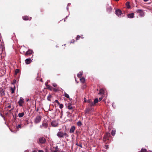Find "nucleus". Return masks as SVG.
<instances>
[{
	"label": "nucleus",
	"instance_id": "49530a36",
	"mask_svg": "<svg viewBox=\"0 0 152 152\" xmlns=\"http://www.w3.org/2000/svg\"><path fill=\"white\" fill-rule=\"evenodd\" d=\"M8 108H10L11 107V105H9L8 106Z\"/></svg>",
	"mask_w": 152,
	"mask_h": 152
},
{
	"label": "nucleus",
	"instance_id": "e433bc0d",
	"mask_svg": "<svg viewBox=\"0 0 152 152\" xmlns=\"http://www.w3.org/2000/svg\"><path fill=\"white\" fill-rule=\"evenodd\" d=\"M21 125L19 124L16 126V127L17 129H19L21 128Z\"/></svg>",
	"mask_w": 152,
	"mask_h": 152
},
{
	"label": "nucleus",
	"instance_id": "ea45409f",
	"mask_svg": "<svg viewBox=\"0 0 152 152\" xmlns=\"http://www.w3.org/2000/svg\"><path fill=\"white\" fill-rule=\"evenodd\" d=\"M86 85H84L83 86V87H82V88L83 89H84V88H86Z\"/></svg>",
	"mask_w": 152,
	"mask_h": 152
},
{
	"label": "nucleus",
	"instance_id": "7c9ffc66",
	"mask_svg": "<svg viewBox=\"0 0 152 152\" xmlns=\"http://www.w3.org/2000/svg\"><path fill=\"white\" fill-rule=\"evenodd\" d=\"M76 145H77L80 147L81 148H82V143H80V144H78L77 143H76Z\"/></svg>",
	"mask_w": 152,
	"mask_h": 152
},
{
	"label": "nucleus",
	"instance_id": "4be33fe9",
	"mask_svg": "<svg viewBox=\"0 0 152 152\" xmlns=\"http://www.w3.org/2000/svg\"><path fill=\"white\" fill-rule=\"evenodd\" d=\"M80 81L83 83H84L85 82V80L84 77H82V78H81L80 79Z\"/></svg>",
	"mask_w": 152,
	"mask_h": 152
},
{
	"label": "nucleus",
	"instance_id": "2f4dec72",
	"mask_svg": "<svg viewBox=\"0 0 152 152\" xmlns=\"http://www.w3.org/2000/svg\"><path fill=\"white\" fill-rule=\"evenodd\" d=\"M11 93L12 94L14 93L15 92V89L13 88H12L11 87Z\"/></svg>",
	"mask_w": 152,
	"mask_h": 152
},
{
	"label": "nucleus",
	"instance_id": "aec40b11",
	"mask_svg": "<svg viewBox=\"0 0 152 152\" xmlns=\"http://www.w3.org/2000/svg\"><path fill=\"white\" fill-rule=\"evenodd\" d=\"M24 115V113L23 112L22 113H20L18 114V116L20 118H21Z\"/></svg>",
	"mask_w": 152,
	"mask_h": 152
},
{
	"label": "nucleus",
	"instance_id": "c9c22d12",
	"mask_svg": "<svg viewBox=\"0 0 152 152\" xmlns=\"http://www.w3.org/2000/svg\"><path fill=\"white\" fill-rule=\"evenodd\" d=\"M104 148L106 149H107L109 148V145H105Z\"/></svg>",
	"mask_w": 152,
	"mask_h": 152
},
{
	"label": "nucleus",
	"instance_id": "f03ea898",
	"mask_svg": "<svg viewBox=\"0 0 152 152\" xmlns=\"http://www.w3.org/2000/svg\"><path fill=\"white\" fill-rule=\"evenodd\" d=\"M46 141L45 138L43 137H40L37 140V143L39 145L44 144Z\"/></svg>",
	"mask_w": 152,
	"mask_h": 152
},
{
	"label": "nucleus",
	"instance_id": "8fccbe9b",
	"mask_svg": "<svg viewBox=\"0 0 152 152\" xmlns=\"http://www.w3.org/2000/svg\"><path fill=\"white\" fill-rule=\"evenodd\" d=\"M38 110H39V109H38V108H37V109L36 110V111H37V112H38Z\"/></svg>",
	"mask_w": 152,
	"mask_h": 152
},
{
	"label": "nucleus",
	"instance_id": "37998d69",
	"mask_svg": "<svg viewBox=\"0 0 152 152\" xmlns=\"http://www.w3.org/2000/svg\"><path fill=\"white\" fill-rule=\"evenodd\" d=\"M57 84L56 83H54L53 84V86L54 87H56L57 86Z\"/></svg>",
	"mask_w": 152,
	"mask_h": 152
},
{
	"label": "nucleus",
	"instance_id": "c756f323",
	"mask_svg": "<svg viewBox=\"0 0 152 152\" xmlns=\"http://www.w3.org/2000/svg\"><path fill=\"white\" fill-rule=\"evenodd\" d=\"M82 123L80 121H79L77 122V125L79 126H80L81 125H82Z\"/></svg>",
	"mask_w": 152,
	"mask_h": 152
},
{
	"label": "nucleus",
	"instance_id": "412c9836",
	"mask_svg": "<svg viewBox=\"0 0 152 152\" xmlns=\"http://www.w3.org/2000/svg\"><path fill=\"white\" fill-rule=\"evenodd\" d=\"M0 92L1 93V94L2 96L4 95H5V93L4 92V91L1 88H0Z\"/></svg>",
	"mask_w": 152,
	"mask_h": 152
},
{
	"label": "nucleus",
	"instance_id": "6ab92c4d",
	"mask_svg": "<svg viewBox=\"0 0 152 152\" xmlns=\"http://www.w3.org/2000/svg\"><path fill=\"white\" fill-rule=\"evenodd\" d=\"M104 93V91L102 89H101L99 90V94H103Z\"/></svg>",
	"mask_w": 152,
	"mask_h": 152
},
{
	"label": "nucleus",
	"instance_id": "3c124183",
	"mask_svg": "<svg viewBox=\"0 0 152 152\" xmlns=\"http://www.w3.org/2000/svg\"><path fill=\"white\" fill-rule=\"evenodd\" d=\"M85 102H87V101H86V100H85Z\"/></svg>",
	"mask_w": 152,
	"mask_h": 152
},
{
	"label": "nucleus",
	"instance_id": "a19ab883",
	"mask_svg": "<svg viewBox=\"0 0 152 152\" xmlns=\"http://www.w3.org/2000/svg\"><path fill=\"white\" fill-rule=\"evenodd\" d=\"M53 91L57 92V90L55 88H53Z\"/></svg>",
	"mask_w": 152,
	"mask_h": 152
},
{
	"label": "nucleus",
	"instance_id": "864d4df0",
	"mask_svg": "<svg viewBox=\"0 0 152 152\" xmlns=\"http://www.w3.org/2000/svg\"><path fill=\"white\" fill-rule=\"evenodd\" d=\"M54 152H57V151H54Z\"/></svg>",
	"mask_w": 152,
	"mask_h": 152
},
{
	"label": "nucleus",
	"instance_id": "c03bdc74",
	"mask_svg": "<svg viewBox=\"0 0 152 152\" xmlns=\"http://www.w3.org/2000/svg\"><path fill=\"white\" fill-rule=\"evenodd\" d=\"M38 152H44V151L42 150H38Z\"/></svg>",
	"mask_w": 152,
	"mask_h": 152
},
{
	"label": "nucleus",
	"instance_id": "a878e982",
	"mask_svg": "<svg viewBox=\"0 0 152 152\" xmlns=\"http://www.w3.org/2000/svg\"><path fill=\"white\" fill-rule=\"evenodd\" d=\"M111 133V134L113 136H114V135H115V130H113L112 131Z\"/></svg>",
	"mask_w": 152,
	"mask_h": 152
},
{
	"label": "nucleus",
	"instance_id": "58836bf2",
	"mask_svg": "<svg viewBox=\"0 0 152 152\" xmlns=\"http://www.w3.org/2000/svg\"><path fill=\"white\" fill-rule=\"evenodd\" d=\"M55 102H56L57 104H59V102H58V101L57 100H55Z\"/></svg>",
	"mask_w": 152,
	"mask_h": 152
},
{
	"label": "nucleus",
	"instance_id": "393cba45",
	"mask_svg": "<svg viewBox=\"0 0 152 152\" xmlns=\"http://www.w3.org/2000/svg\"><path fill=\"white\" fill-rule=\"evenodd\" d=\"M64 96L65 97L69 98V99H70L69 95L65 92H64Z\"/></svg>",
	"mask_w": 152,
	"mask_h": 152
},
{
	"label": "nucleus",
	"instance_id": "423d86ee",
	"mask_svg": "<svg viewBox=\"0 0 152 152\" xmlns=\"http://www.w3.org/2000/svg\"><path fill=\"white\" fill-rule=\"evenodd\" d=\"M58 124L57 121H53L51 123V125L52 126L54 127H56L58 125Z\"/></svg>",
	"mask_w": 152,
	"mask_h": 152
},
{
	"label": "nucleus",
	"instance_id": "2eb2a0df",
	"mask_svg": "<svg viewBox=\"0 0 152 152\" xmlns=\"http://www.w3.org/2000/svg\"><path fill=\"white\" fill-rule=\"evenodd\" d=\"M134 13H133L127 14V17L129 18H132L134 17Z\"/></svg>",
	"mask_w": 152,
	"mask_h": 152
},
{
	"label": "nucleus",
	"instance_id": "39448f33",
	"mask_svg": "<svg viewBox=\"0 0 152 152\" xmlns=\"http://www.w3.org/2000/svg\"><path fill=\"white\" fill-rule=\"evenodd\" d=\"M41 120V118L39 115H37L35 118L34 120V122L36 124H37L39 123Z\"/></svg>",
	"mask_w": 152,
	"mask_h": 152
},
{
	"label": "nucleus",
	"instance_id": "a211bd4d",
	"mask_svg": "<svg viewBox=\"0 0 152 152\" xmlns=\"http://www.w3.org/2000/svg\"><path fill=\"white\" fill-rule=\"evenodd\" d=\"M126 7L128 9H129L130 8V6L129 2H126Z\"/></svg>",
	"mask_w": 152,
	"mask_h": 152
},
{
	"label": "nucleus",
	"instance_id": "5fc2aeb1",
	"mask_svg": "<svg viewBox=\"0 0 152 152\" xmlns=\"http://www.w3.org/2000/svg\"><path fill=\"white\" fill-rule=\"evenodd\" d=\"M75 81H76V82L77 81V80H76V79H75Z\"/></svg>",
	"mask_w": 152,
	"mask_h": 152
},
{
	"label": "nucleus",
	"instance_id": "6e6552de",
	"mask_svg": "<svg viewBox=\"0 0 152 152\" xmlns=\"http://www.w3.org/2000/svg\"><path fill=\"white\" fill-rule=\"evenodd\" d=\"M115 14L117 16L119 17L121 15L122 12L120 10L118 9L115 11Z\"/></svg>",
	"mask_w": 152,
	"mask_h": 152
},
{
	"label": "nucleus",
	"instance_id": "a18cd8bd",
	"mask_svg": "<svg viewBox=\"0 0 152 152\" xmlns=\"http://www.w3.org/2000/svg\"><path fill=\"white\" fill-rule=\"evenodd\" d=\"M102 99V97L100 98H99V101H101V100Z\"/></svg>",
	"mask_w": 152,
	"mask_h": 152
},
{
	"label": "nucleus",
	"instance_id": "ddd939ff",
	"mask_svg": "<svg viewBox=\"0 0 152 152\" xmlns=\"http://www.w3.org/2000/svg\"><path fill=\"white\" fill-rule=\"evenodd\" d=\"M75 127L74 126H72L71 128H70L69 130V132L70 133H73L75 130Z\"/></svg>",
	"mask_w": 152,
	"mask_h": 152
},
{
	"label": "nucleus",
	"instance_id": "dca6fc26",
	"mask_svg": "<svg viewBox=\"0 0 152 152\" xmlns=\"http://www.w3.org/2000/svg\"><path fill=\"white\" fill-rule=\"evenodd\" d=\"M112 8L110 6H108L107 9V11L108 12H110L112 11Z\"/></svg>",
	"mask_w": 152,
	"mask_h": 152
},
{
	"label": "nucleus",
	"instance_id": "bb28decb",
	"mask_svg": "<svg viewBox=\"0 0 152 152\" xmlns=\"http://www.w3.org/2000/svg\"><path fill=\"white\" fill-rule=\"evenodd\" d=\"M51 96L50 94H49L47 97V99L48 100L50 101V99L51 98Z\"/></svg>",
	"mask_w": 152,
	"mask_h": 152
},
{
	"label": "nucleus",
	"instance_id": "b1692460",
	"mask_svg": "<svg viewBox=\"0 0 152 152\" xmlns=\"http://www.w3.org/2000/svg\"><path fill=\"white\" fill-rule=\"evenodd\" d=\"M68 108L70 110H72V111H73V108L71 106V105L70 104H69L68 106Z\"/></svg>",
	"mask_w": 152,
	"mask_h": 152
},
{
	"label": "nucleus",
	"instance_id": "603ef678",
	"mask_svg": "<svg viewBox=\"0 0 152 152\" xmlns=\"http://www.w3.org/2000/svg\"><path fill=\"white\" fill-rule=\"evenodd\" d=\"M116 1H119V0H115Z\"/></svg>",
	"mask_w": 152,
	"mask_h": 152
},
{
	"label": "nucleus",
	"instance_id": "f3484780",
	"mask_svg": "<svg viewBox=\"0 0 152 152\" xmlns=\"http://www.w3.org/2000/svg\"><path fill=\"white\" fill-rule=\"evenodd\" d=\"M83 75V72H80L77 74V76L78 77L80 78Z\"/></svg>",
	"mask_w": 152,
	"mask_h": 152
},
{
	"label": "nucleus",
	"instance_id": "c85d7f7f",
	"mask_svg": "<svg viewBox=\"0 0 152 152\" xmlns=\"http://www.w3.org/2000/svg\"><path fill=\"white\" fill-rule=\"evenodd\" d=\"M141 152H147V150L146 149L142 148L141 151Z\"/></svg>",
	"mask_w": 152,
	"mask_h": 152
},
{
	"label": "nucleus",
	"instance_id": "9d476101",
	"mask_svg": "<svg viewBox=\"0 0 152 152\" xmlns=\"http://www.w3.org/2000/svg\"><path fill=\"white\" fill-rule=\"evenodd\" d=\"M33 51L32 50L29 49L25 53V56H29L33 53Z\"/></svg>",
	"mask_w": 152,
	"mask_h": 152
},
{
	"label": "nucleus",
	"instance_id": "72a5a7b5",
	"mask_svg": "<svg viewBox=\"0 0 152 152\" xmlns=\"http://www.w3.org/2000/svg\"><path fill=\"white\" fill-rule=\"evenodd\" d=\"M90 109L87 108L86 109V110H85V112H86V113H88L90 111Z\"/></svg>",
	"mask_w": 152,
	"mask_h": 152
},
{
	"label": "nucleus",
	"instance_id": "1a4fd4ad",
	"mask_svg": "<svg viewBox=\"0 0 152 152\" xmlns=\"http://www.w3.org/2000/svg\"><path fill=\"white\" fill-rule=\"evenodd\" d=\"M22 18L25 20H30L31 19V18L28 16H25L22 17Z\"/></svg>",
	"mask_w": 152,
	"mask_h": 152
},
{
	"label": "nucleus",
	"instance_id": "9b49d317",
	"mask_svg": "<svg viewBox=\"0 0 152 152\" xmlns=\"http://www.w3.org/2000/svg\"><path fill=\"white\" fill-rule=\"evenodd\" d=\"M48 126V124L47 123H43L42 125L40 126V127L42 128L43 127L45 128H46Z\"/></svg>",
	"mask_w": 152,
	"mask_h": 152
},
{
	"label": "nucleus",
	"instance_id": "4468645a",
	"mask_svg": "<svg viewBox=\"0 0 152 152\" xmlns=\"http://www.w3.org/2000/svg\"><path fill=\"white\" fill-rule=\"evenodd\" d=\"M25 61L26 64H28L31 63V60L30 58H27L25 60Z\"/></svg>",
	"mask_w": 152,
	"mask_h": 152
},
{
	"label": "nucleus",
	"instance_id": "f257e3e1",
	"mask_svg": "<svg viewBox=\"0 0 152 152\" xmlns=\"http://www.w3.org/2000/svg\"><path fill=\"white\" fill-rule=\"evenodd\" d=\"M56 135L60 138L65 137V138L69 137L68 134L66 132H63L62 131L58 132L57 134Z\"/></svg>",
	"mask_w": 152,
	"mask_h": 152
},
{
	"label": "nucleus",
	"instance_id": "09e8293b",
	"mask_svg": "<svg viewBox=\"0 0 152 152\" xmlns=\"http://www.w3.org/2000/svg\"><path fill=\"white\" fill-rule=\"evenodd\" d=\"M149 0H143V1H145V2H146V1H148Z\"/></svg>",
	"mask_w": 152,
	"mask_h": 152
},
{
	"label": "nucleus",
	"instance_id": "f704fd0d",
	"mask_svg": "<svg viewBox=\"0 0 152 152\" xmlns=\"http://www.w3.org/2000/svg\"><path fill=\"white\" fill-rule=\"evenodd\" d=\"M59 107L61 108V109H62L63 108V105L62 104H59Z\"/></svg>",
	"mask_w": 152,
	"mask_h": 152
},
{
	"label": "nucleus",
	"instance_id": "0eeeda50",
	"mask_svg": "<svg viewBox=\"0 0 152 152\" xmlns=\"http://www.w3.org/2000/svg\"><path fill=\"white\" fill-rule=\"evenodd\" d=\"M24 102L23 99L22 97H20V100L18 102L19 105L20 106H22Z\"/></svg>",
	"mask_w": 152,
	"mask_h": 152
},
{
	"label": "nucleus",
	"instance_id": "cd10ccee",
	"mask_svg": "<svg viewBox=\"0 0 152 152\" xmlns=\"http://www.w3.org/2000/svg\"><path fill=\"white\" fill-rule=\"evenodd\" d=\"M19 72V70L18 69H16L15 71V74L16 75Z\"/></svg>",
	"mask_w": 152,
	"mask_h": 152
},
{
	"label": "nucleus",
	"instance_id": "79ce46f5",
	"mask_svg": "<svg viewBox=\"0 0 152 152\" xmlns=\"http://www.w3.org/2000/svg\"><path fill=\"white\" fill-rule=\"evenodd\" d=\"M74 42H75V40L74 39H73L70 42V43H74Z\"/></svg>",
	"mask_w": 152,
	"mask_h": 152
},
{
	"label": "nucleus",
	"instance_id": "7ed1b4c3",
	"mask_svg": "<svg viewBox=\"0 0 152 152\" xmlns=\"http://www.w3.org/2000/svg\"><path fill=\"white\" fill-rule=\"evenodd\" d=\"M110 136V133L108 132H106L103 138L104 142H106L107 140H108Z\"/></svg>",
	"mask_w": 152,
	"mask_h": 152
},
{
	"label": "nucleus",
	"instance_id": "f8f14e48",
	"mask_svg": "<svg viewBox=\"0 0 152 152\" xmlns=\"http://www.w3.org/2000/svg\"><path fill=\"white\" fill-rule=\"evenodd\" d=\"M87 102L89 103L88 105L90 106H94L93 102L91 99H89L87 101Z\"/></svg>",
	"mask_w": 152,
	"mask_h": 152
},
{
	"label": "nucleus",
	"instance_id": "de8ad7c7",
	"mask_svg": "<svg viewBox=\"0 0 152 152\" xmlns=\"http://www.w3.org/2000/svg\"><path fill=\"white\" fill-rule=\"evenodd\" d=\"M32 152H37V151H36L35 150H34Z\"/></svg>",
	"mask_w": 152,
	"mask_h": 152
},
{
	"label": "nucleus",
	"instance_id": "20e7f679",
	"mask_svg": "<svg viewBox=\"0 0 152 152\" xmlns=\"http://www.w3.org/2000/svg\"><path fill=\"white\" fill-rule=\"evenodd\" d=\"M137 13L139 14V15L140 16L143 17L145 15V12L144 10L141 9H137L136 11Z\"/></svg>",
	"mask_w": 152,
	"mask_h": 152
},
{
	"label": "nucleus",
	"instance_id": "4c0bfd02",
	"mask_svg": "<svg viewBox=\"0 0 152 152\" xmlns=\"http://www.w3.org/2000/svg\"><path fill=\"white\" fill-rule=\"evenodd\" d=\"M80 36L79 35H77V37L76 38V40H78L80 39Z\"/></svg>",
	"mask_w": 152,
	"mask_h": 152
},
{
	"label": "nucleus",
	"instance_id": "5701e85b",
	"mask_svg": "<svg viewBox=\"0 0 152 152\" xmlns=\"http://www.w3.org/2000/svg\"><path fill=\"white\" fill-rule=\"evenodd\" d=\"M98 102V99L97 98H96L95 99L94 101V102H93V104H94V106L95 104L97 103Z\"/></svg>",
	"mask_w": 152,
	"mask_h": 152
},
{
	"label": "nucleus",
	"instance_id": "473e14b6",
	"mask_svg": "<svg viewBox=\"0 0 152 152\" xmlns=\"http://www.w3.org/2000/svg\"><path fill=\"white\" fill-rule=\"evenodd\" d=\"M53 88L50 86H48V88L50 89V90H52L53 89Z\"/></svg>",
	"mask_w": 152,
	"mask_h": 152
}]
</instances>
